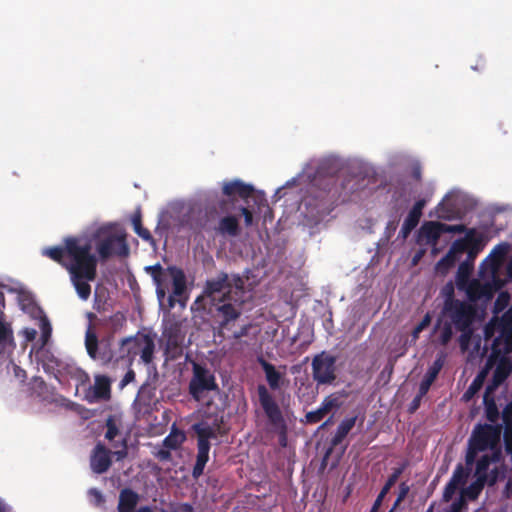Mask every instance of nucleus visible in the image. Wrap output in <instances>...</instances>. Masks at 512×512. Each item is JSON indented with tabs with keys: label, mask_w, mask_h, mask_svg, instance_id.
<instances>
[{
	"label": "nucleus",
	"mask_w": 512,
	"mask_h": 512,
	"mask_svg": "<svg viewBox=\"0 0 512 512\" xmlns=\"http://www.w3.org/2000/svg\"><path fill=\"white\" fill-rule=\"evenodd\" d=\"M234 290L224 292L220 298L210 303L211 314L220 329H225L242 314L245 303V282L241 276L234 278Z\"/></svg>",
	"instance_id": "nucleus-1"
},
{
	"label": "nucleus",
	"mask_w": 512,
	"mask_h": 512,
	"mask_svg": "<svg viewBox=\"0 0 512 512\" xmlns=\"http://www.w3.org/2000/svg\"><path fill=\"white\" fill-rule=\"evenodd\" d=\"M74 258V264L68 267V273L78 297L86 301L91 295L92 282L97 277V257L91 253L85 255L82 251L71 250Z\"/></svg>",
	"instance_id": "nucleus-2"
},
{
	"label": "nucleus",
	"mask_w": 512,
	"mask_h": 512,
	"mask_svg": "<svg viewBox=\"0 0 512 512\" xmlns=\"http://www.w3.org/2000/svg\"><path fill=\"white\" fill-rule=\"evenodd\" d=\"M503 426L501 424H477L468 440L467 452L465 455V462L468 465H473L475 459L480 452L490 450L501 451L500 439Z\"/></svg>",
	"instance_id": "nucleus-3"
},
{
	"label": "nucleus",
	"mask_w": 512,
	"mask_h": 512,
	"mask_svg": "<svg viewBox=\"0 0 512 512\" xmlns=\"http://www.w3.org/2000/svg\"><path fill=\"white\" fill-rule=\"evenodd\" d=\"M154 339L148 334L138 333L135 336L123 338L120 341L119 355L114 356V362L123 361L127 367L132 366L136 355H140L145 364H150L154 358Z\"/></svg>",
	"instance_id": "nucleus-4"
},
{
	"label": "nucleus",
	"mask_w": 512,
	"mask_h": 512,
	"mask_svg": "<svg viewBox=\"0 0 512 512\" xmlns=\"http://www.w3.org/2000/svg\"><path fill=\"white\" fill-rule=\"evenodd\" d=\"M145 271L152 277L156 288H168L169 278H171L172 294L168 296V305L170 308H173L176 303V297H182L187 289L184 271L177 266H168L167 269H164L159 263L146 266Z\"/></svg>",
	"instance_id": "nucleus-5"
},
{
	"label": "nucleus",
	"mask_w": 512,
	"mask_h": 512,
	"mask_svg": "<svg viewBox=\"0 0 512 512\" xmlns=\"http://www.w3.org/2000/svg\"><path fill=\"white\" fill-rule=\"evenodd\" d=\"M71 250L82 251L85 255L92 253V245L90 242H83L78 237H66L64 246L46 247L42 250V255L55 261L68 271V267L74 264V258Z\"/></svg>",
	"instance_id": "nucleus-6"
},
{
	"label": "nucleus",
	"mask_w": 512,
	"mask_h": 512,
	"mask_svg": "<svg viewBox=\"0 0 512 512\" xmlns=\"http://www.w3.org/2000/svg\"><path fill=\"white\" fill-rule=\"evenodd\" d=\"M257 393L259 403L268 419L269 425L280 434V443L282 446H285L287 426L280 406L265 385H258Z\"/></svg>",
	"instance_id": "nucleus-7"
},
{
	"label": "nucleus",
	"mask_w": 512,
	"mask_h": 512,
	"mask_svg": "<svg viewBox=\"0 0 512 512\" xmlns=\"http://www.w3.org/2000/svg\"><path fill=\"white\" fill-rule=\"evenodd\" d=\"M219 392L214 373L204 364L192 363V377L188 384L189 395L197 402L204 398L206 392Z\"/></svg>",
	"instance_id": "nucleus-8"
},
{
	"label": "nucleus",
	"mask_w": 512,
	"mask_h": 512,
	"mask_svg": "<svg viewBox=\"0 0 512 512\" xmlns=\"http://www.w3.org/2000/svg\"><path fill=\"white\" fill-rule=\"evenodd\" d=\"M197 435V456L192 470V476L198 479L204 472V468L209 460V451L211 448L210 440L216 439V429L207 422L195 423L192 426Z\"/></svg>",
	"instance_id": "nucleus-9"
},
{
	"label": "nucleus",
	"mask_w": 512,
	"mask_h": 512,
	"mask_svg": "<svg viewBox=\"0 0 512 512\" xmlns=\"http://www.w3.org/2000/svg\"><path fill=\"white\" fill-rule=\"evenodd\" d=\"M443 314L450 319L458 331L466 332L470 330V326L476 315L473 305L449 297L444 302Z\"/></svg>",
	"instance_id": "nucleus-10"
},
{
	"label": "nucleus",
	"mask_w": 512,
	"mask_h": 512,
	"mask_svg": "<svg viewBox=\"0 0 512 512\" xmlns=\"http://www.w3.org/2000/svg\"><path fill=\"white\" fill-rule=\"evenodd\" d=\"M97 253L102 261L112 256L127 257L129 245L124 234L108 233L96 244Z\"/></svg>",
	"instance_id": "nucleus-11"
},
{
	"label": "nucleus",
	"mask_w": 512,
	"mask_h": 512,
	"mask_svg": "<svg viewBox=\"0 0 512 512\" xmlns=\"http://www.w3.org/2000/svg\"><path fill=\"white\" fill-rule=\"evenodd\" d=\"M239 276L233 274L231 277L226 272H220L216 277L206 280L203 295L197 297L195 303H199L204 297L210 299V303L217 301L220 296L230 290H234V278Z\"/></svg>",
	"instance_id": "nucleus-12"
},
{
	"label": "nucleus",
	"mask_w": 512,
	"mask_h": 512,
	"mask_svg": "<svg viewBox=\"0 0 512 512\" xmlns=\"http://www.w3.org/2000/svg\"><path fill=\"white\" fill-rule=\"evenodd\" d=\"M336 357L326 352L317 354L312 360V376L318 384H331L336 379Z\"/></svg>",
	"instance_id": "nucleus-13"
},
{
	"label": "nucleus",
	"mask_w": 512,
	"mask_h": 512,
	"mask_svg": "<svg viewBox=\"0 0 512 512\" xmlns=\"http://www.w3.org/2000/svg\"><path fill=\"white\" fill-rule=\"evenodd\" d=\"M501 459V451H494L491 454H484L478 460L475 459V478H483L489 482V486L497 483L500 477V471L497 466L490 469L492 463H497Z\"/></svg>",
	"instance_id": "nucleus-14"
},
{
	"label": "nucleus",
	"mask_w": 512,
	"mask_h": 512,
	"mask_svg": "<svg viewBox=\"0 0 512 512\" xmlns=\"http://www.w3.org/2000/svg\"><path fill=\"white\" fill-rule=\"evenodd\" d=\"M314 197L325 203H334L341 196L337 178L335 176L320 177L316 176L313 180Z\"/></svg>",
	"instance_id": "nucleus-15"
},
{
	"label": "nucleus",
	"mask_w": 512,
	"mask_h": 512,
	"mask_svg": "<svg viewBox=\"0 0 512 512\" xmlns=\"http://www.w3.org/2000/svg\"><path fill=\"white\" fill-rule=\"evenodd\" d=\"M473 465H465L459 463L456 465L453 474L450 480L444 487L442 500L443 502H449L452 500L453 496L457 492V490H461L467 484L471 469Z\"/></svg>",
	"instance_id": "nucleus-16"
},
{
	"label": "nucleus",
	"mask_w": 512,
	"mask_h": 512,
	"mask_svg": "<svg viewBox=\"0 0 512 512\" xmlns=\"http://www.w3.org/2000/svg\"><path fill=\"white\" fill-rule=\"evenodd\" d=\"M99 341L96 333L89 328L85 334V347L90 358L100 360L104 365H108L114 360V353L107 345L101 351L98 350Z\"/></svg>",
	"instance_id": "nucleus-17"
},
{
	"label": "nucleus",
	"mask_w": 512,
	"mask_h": 512,
	"mask_svg": "<svg viewBox=\"0 0 512 512\" xmlns=\"http://www.w3.org/2000/svg\"><path fill=\"white\" fill-rule=\"evenodd\" d=\"M139 494L131 488H123L119 492L117 510L118 512H153L150 506H141L138 509Z\"/></svg>",
	"instance_id": "nucleus-18"
},
{
	"label": "nucleus",
	"mask_w": 512,
	"mask_h": 512,
	"mask_svg": "<svg viewBox=\"0 0 512 512\" xmlns=\"http://www.w3.org/2000/svg\"><path fill=\"white\" fill-rule=\"evenodd\" d=\"M5 297L4 293L0 290V355L7 350L12 351L15 348V341L13 330L10 323L5 321Z\"/></svg>",
	"instance_id": "nucleus-19"
},
{
	"label": "nucleus",
	"mask_w": 512,
	"mask_h": 512,
	"mask_svg": "<svg viewBox=\"0 0 512 512\" xmlns=\"http://www.w3.org/2000/svg\"><path fill=\"white\" fill-rule=\"evenodd\" d=\"M164 336L166 338L165 355L167 359L176 360L181 357L183 337L180 334L179 327L177 325L171 326L164 332Z\"/></svg>",
	"instance_id": "nucleus-20"
},
{
	"label": "nucleus",
	"mask_w": 512,
	"mask_h": 512,
	"mask_svg": "<svg viewBox=\"0 0 512 512\" xmlns=\"http://www.w3.org/2000/svg\"><path fill=\"white\" fill-rule=\"evenodd\" d=\"M112 465L111 451L103 444L98 443L90 457V467L96 474H103L108 471Z\"/></svg>",
	"instance_id": "nucleus-21"
},
{
	"label": "nucleus",
	"mask_w": 512,
	"mask_h": 512,
	"mask_svg": "<svg viewBox=\"0 0 512 512\" xmlns=\"http://www.w3.org/2000/svg\"><path fill=\"white\" fill-rule=\"evenodd\" d=\"M92 394L87 395L86 399L89 403L98 401H109L111 399V380L105 375H96L94 386L91 388Z\"/></svg>",
	"instance_id": "nucleus-22"
},
{
	"label": "nucleus",
	"mask_w": 512,
	"mask_h": 512,
	"mask_svg": "<svg viewBox=\"0 0 512 512\" xmlns=\"http://www.w3.org/2000/svg\"><path fill=\"white\" fill-rule=\"evenodd\" d=\"M425 205V199H419L418 201L415 202V204L409 211L407 217L405 218L402 224L400 230V235L402 236V238H407L409 234L417 227L421 219L422 211Z\"/></svg>",
	"instance_id": "nucleus-23"
},
{
	"label": "nucleus",
	"mask_w": 512,
	"mask_h": 512,
	"mask_svg": "<svg viewBox=\"0 0 512 512\" xmlns=\"http://www.w3.org/2000/svg\"><path fill=\"white\" fill-rule=\"evenodd\" d=\"M498 289V286L494 283L486 282V283H480V282H473L468 290L467 294L468 297L473 300H491L494 297V294L496 293Z\"/></svg>",
	"instance_id": "nucleus-24"
},
{
	"label": "nucleus",
	"mask_w": 512,
	"mask_h": 512,
	"mask_svg": "<svg viewBox=\"0 0 512 512\" xmlns=\"http://www.w3.org/2000/svg\"><path fill=\"white\" fill-rule=\"evenodd\" d=\"M222 192L225 196L229 198L238 196L239 198L245 200L252 196L254 188L253 186L245 184L241 180L237 179L229 182H224Z\"/></svg>",
	"instance_id": "nucleus-25"
},
{
	"label": "nucleus",
	"mask_w": 512,
	"mask_h": 512,
	"mask_svg": "<svg viewBox=\"0 0 512 512\" xmlns=\"http://www.w3.org/2000/svg\"><path fill=\"white\" fill-rule=\"evenodd\" d=\"M357 417H347L341 421L339 426L337 427L335 435L332 437L330 441V447L325 452V459L329 458L333 449L341 444L343 440L346 438L348 433L353 429L356 424Z\"/></svg>",
	"instance_id": "nucleus-26"
},
{
	"label": "nucleus",
	"mask_w": 512,
	"mask_h": 512,
	"mask_svg": "<svg viewBox=\"0 0 512 512\" xmlns=\"http://www.w3.org/2000/svg\"><path fill=\"white\" fill-rule=\"evenodd\" d=\"M405 470V465H402L401 467L394 468L391 475L386 480L384 486L382 487L381 491L379 492L378 496L376 497L371 509L369 512H378L384 498L389 493L390 489L395 485L401 474Z\"/></svg>",
	"instance_id": "nucleus-27"
},
{
	"label": "nucleus",
	"mask_w": 512,
	"mask_h": 512,
	"mask_svg": "<svg viewBox=\"0 0 512 512\" xmlns=\"http://www.w3.org/2000/svg\"><path fill=\"white\" fill-rule=\"evenodd\" d=\"M258 363L263 369L266 381L272 390L280 389L283 380V374L276 370L275 366L266 361L263 357H258Z\"/></svg>",
	"instance_id": "nucleus-28"
},
{
	"label": "nucleus",
	"mask_w": 512,
	"mask_h": 512,
	"mask_svg": "<svg viewBox=\"0 0 512 512\" xmlns=\"http://www.w3.org/2000/svg\"><path fill=\"white\" fill-rule=\"evenodd\" d=\"M462 253L463 246L461 241H454L447 254L437 262V269L441 272L449 270L455 265L459 259V255Z\"/></svg>",
	"instance_id": "nucleus-29"
},
{
	"label": "nucleus",
	"mask_w": 512,
	"mask_h": 512,
	"mask_svg": "<svg viewBox=\"0 0 512 512\" xmlns=\"http://www.w3.org/2000/svg\"><path fill=\"white\" fill-rule=\"evenodd\" d=\"M444 364L443 357H438L433 364L429 367L427 373L425 374L423 380L419 385L420 397H423L429 391L431 385L437 378L439 372L441 371Z\"/></svg>",
	"instance_id": "nucleus-30"
},
{
	"label": "nucleus",
	"mask_w": 512,
	"mask_h": 512,
	"mask_svg": "<svg viewBox=\"0 0 512 512\" xmlns=\"http://www.w3.org/2000/svg\"><path fill=\"white\" fill-rule=\"evenodd\" d=\"M456 241H461L463 246V253L467 251H474L477 249L478 252H481L485 247L484 236L482 234L477 233L476 229H469L466 232L465 237L459 238Z\"/></svg>",
	"instance_id": "nucleus-31"
},
{
	"label": "nucleus",
	"mask_w": 512,
	"mask_h": 512,
	"mask_svg": "<svg viewBox=\"0 0 512 512\" xmlns=\"http://www.w3.org/2000/svg\"><path fill=\"white\" fill-rule=\"evenodd\" d=\"M217 232L221 235L236 237L240 234L239 218L235 215H226L222 217L216 228Z\"/></svg>",
	"instance_id": "nucleus-32"
},
{
	"label": "nucleus",
	"mask_w": 512,
	"mask_h": 512,
	"mask_svg": "<svg viewBox=\"0 0 512 512\" xmlns=\"http://www.w3.org/2000/svg\"><path fill=\"white\" fill-rule=\"evenodd\" d=\"M512 372V363L508 359L501 360L496 366L493 376L492 383L489 390L499 387L509 377Z\"/></svg>",
	"instance_id": "nucleus-33"
},
{
	"label": "nucleus",
	"mask_w": 512,
	"mask_h": 512,
	"mask_svg": "<svg viewBox=\"0 0 512 512\" xmlns=\"http://www.w3.org/2000/svg\"><path fill=\"white\" fill-rule=\"evenodd\" d=\"M486 485L489 486L488 481L483 480V478H475V480L470 485L462 488L460 490V493L467 500L475 501L476 499H478L479 495L481 494L482 490Z\"/></svg>",
	"instance_id": "nucleus-34"
},
{
	"label": "nucleus",
	"mask_w": 512,
	"mask_h": 512,
	"mask_svg": "<svg viewBox=\"0 0 512 512\" xmlns=\"http://www.w3.org/2000/svg\"><path fill=\"white\" fill-rule=\"evenodd\" d=\"M421 231L429 243L435 244L444 233L443 223L427 222L422 226Z\"/></svg>",
	"instance_id": "nucleus-35"
},
{
	"label": "nucleus",
	"mask_w": 512,
	"mask_h": 512,
	"mask_svg": "<svg viewBox=\"0 0 512 512\" xmlns=\"http://www.w3.org/2000/svg\"><path fill=\"white\" fill-rule=\"evenodd\" d=\"M186 440L185 434L178 430L173 429L163 440V446L171 449L176 450L178 449L182 443Z\"/></svg>",
	"instance_id": "nucleus-36"
},
{
	"label": "nucleus",
	"mask_w": 512,
	"mask_h": 512,
	"mask_svg": "<svg viewBox=\"0 0 512 512\" xmlns=\"http://www.w3.org/2000/svg\"><path fill=\"white\" fill-rule=\"evenodd\" d=\"M485 416L486 419L491 423H496L499 418V410L497 404L493 398L488 399L485 397Z\"/></svg>",
	"instance_id": "nucleus-37"
},
{
	"label": "nucleus",
	"mask_w": 512,
	"mask_h": 512,
	"mask_svg": "<svg viewBox=\"0 0 512 512\" xmlns=\"http://www.w3.org/2000/svg\"><path fill=\"white\" fill-rule=\"evenodd\" d=\"M132 224L135 233L145 241L152 240L151 233L148 229L142 226L141 214L138 212L132 218Z\"/></svg>",
	"instance_id": "nucleus-38"
},
{
	"label": "nucleus",
	"mask_w": 512,
	"mask_h": 512,
	"mask_svg": "<svg viewBox=\"0 0 512 512\" xmlns=\"http://www.w3.org/2000/svg\"><path fill=\"white\" fill-rule=\"evenodd\" d=\"M453 324L449 321H445L441 327L438 342L442 346H447L453 337Z\"/></svg>",
	"instance_id": "nucleus-39"
},
{
	"label": "nucleus",
	"mask_w": 512,
	"mask_h": 512,
	"mask_svg": "<svg viewBox=\"0 0 512 512\" xmlns=\"http://www.w3.org/2000/svg\"><path fill=\"white\" fill-rule=\"evenodd\" d=\"M108 323L113 332H117L123 328L126 323V316L123 312L117 311L108 319Z\"/></svg>",
	"instance_id": "nucleus-40"
},
{
	"label": "nucleus",
	"mask_w": 512,
	"mask_h": 512,
	"mask_svg": "<svg viewBox=\"0 0 512 512\" xmlns=\"http://www.w3.org/2000/svg\"><path fill=\"white\" fill-rule=\"evenodd\" d=\"M40 329H41V338H42L43 344H46V342L51 337V333H52L51 324L46 316H43L40 320Z\"/></svg>",
	"instance_id": "nucleus-41"
},
{
	"label": "nucleus",
	"mask_w": 512,
	"mask_h": 512,
	"mask_svg": "<svg viewBox=\"0 0 512 512\" xmlns=\"http://www.w3.org/2000/svg\"><path fill=\"white\" fill-rule=\"evenodd\" d=\"M325 416H326V414L319 407L316 410L310 411L305 415L306 423L316 424V423L320 422Z\"/></svg>",
	"instance_id": "nucleus-42"
},
{
	"label": "nucleus",
	"mask_w": 512,
	"mask_h": 512,
	"mask_svg": "<svg viewBox=\"0 0 512 512\" xmlns=\"http://www.w3.org/2000/svg\"><path fill=\"white\" fill-rule=\"evenodd\" d=\"M107 431L105 433V438L112 441L119 433V429L112 417H109L106 421Z\"/></svg>",
	"instance_id": "nucleus-43"
},
{
	"label": "nucleus",
	"mask_w": 512,
	"mask_h": 512,
	"mask_svg": "<svg viewBox=\"0 0 512 512\" xmlns=\"http://www.w3.org/2000/svg\"><path fill=\"white\" fill-rule=\"evenodd\" d=\"M467 507V499L462 496V494L460 493L459 497L452 502V504L450 505L449 509L447 510L448 512H463L464 509H466Z\"/></svg>",
	"instance_id": "nucleus-44"
},
{
	"label": "nucleus",
	"mask_w": 512,
	"mask_h": 512,
	"mask_svg": "<svg viewBox=\"0 0 512 512\" xmlns=\"http://www.w3.org/2000/svg\"><path fill=\"white\" fill-rule=\"evenodd\" d=\"M339 407V401L332 396L326 397L320 405L322 411L327 415L332 409Z\"/></svg>",
	"instance_id": "nucleus-45"
},
{
	"label": "nucleus",
	"mask_w": 512,
	"mask_h": 512,
	"mask_svg": "<svg viewBox=\"0 0 512 512\" xmlns=\"http://www.w3.org/2000/svg\"><path fill=\"white\" fill-rule=\"evenodd\" d=\"M501 416H502V420H503L505 429H507V427L511 428L512 427V401L509 402L508 404H506V406L504 407V409L502 411Z\"/></svg>",
	"instance_id": "nucleus-46"
},
{
	"label": "nucleus",
	"mask_w": 512,
	"mask_h": 512,
	"mask_svg": "<svg viewBox=\"0 0 512 512\" xmlns=\"http://www.w3.org/2000/svg\"><path fill=\"white\" fill-rule=\"evenodd\" d=\"M510 301V295L507 292H501L495 301V310L502 311L507 307Z\"/></svg>",
	"instance_id": "nucleus-47"
},
{
	"label": "nucleus",
	"mask_w": 512,
	"mask_h": 512,
	"mask_svg": "<svg viewBox=\"0 0 512 512\" xmlns=\"http://www.w3.org/2000/svg\"><path fill=\"white\" fill-rule=\"evenodd\" d=\"M155 387H151L149 381H146L141 385L138 391V395L142 398L147 397L148 400H150L153 396Z\"/></svg>",
	"instance_id": "nucleus-48"
},
{
	"label": "nucleus",
	"mask_w": 512,
	"mask_h": 512,
	"mask_svg": "<svg viewBox=\"0 0 512 512\" xmlns=\"http://www.w3.org/2000/svg\"><path fill=\"white\" fill-rule=\"evenodd\" d=\"M238 211L240 215L244 217V223L246 227H250L253 223V213L245 206H239Z\"/></svg>",
	"instance_id": "nucleus-49"
},
{
	"label": "nucleus",
	"mask_w": 512,
	"mask_h": 512,
	"mask_svg": "<svg viewBox=\"0 0 512 512\" xmlns=\"http://www.w3.org/2000/svg\"><path fill=\"white\" fill-rule=\"evenodd\" d=\"M482 381H483V375H478L474 380L473 382L470 384L468 390L466 391L465 393V396H467V398L474 394L476 391H478L482 385Z\"/></svg>",
	"instance_id": "nucleus-50"
},
{
	"label": "nucleus",
	"mask_w": 512,
	"mask_h": 512,
	"mask_svg": "<svg viewBox=\"0 0 512 512\" xmlns=\"http://www.w3.org/2000/svg\"><path fill=\"white\" fill-rule=\"evenodd\" d=\"M437 213L439 218L448 220L451 218L453 210L447 209L445 203L441 202L437 206Z\"/></svg>",
	"instance_id": "nucleus-51"
},
{
	"label": "nucleus",
	"mask_w": 512,
	"mask_h": 512,
	"mask_svg": "<svg viewBox=\"0 0 512 512\" xmlns=\"http://www.w3.org/2000/svg\"><path fill=\"white\" fill-rule=\"evenodd\" d=\"M509 249V245L507 243L498 244L494 247L491 255L497 256L498 258H503Z\"/></svg>",
	"instance_id": "nucleus-52"
},
{
	"label": "nucleus",
	"mask_w": 512,
	"mask_h": 512,
	"mask_svg": "<svg viewBox=\"0 0 512 512\" xmlns=\"http://www.w3.org/2000/svg\"><path fill=\"white\" fill-rule=\"evenodd\" d=\"M444 233H462L466 231V227L463 224L459 225H448L443 223Z\"/></svg>",
	"instance_id": "nucleus-53"
},
{
	"label": "nucleus",
	"mask_w": 512,
	"mask_h": 512,
	"mask_svg": "<svg viewBox=\"0 0 512 512\" xmlns=\"http://www.w3.org/2000/svg\"><path fill=\"white\" fill-rule=\"evenodd\" d=\"M128 371L126 372V374L124 375V377L122 378L121 382H120V387L123 388L125 386H127L128 384H130L131 382H133L135 380V371L130 367H128Z\"/></svg>",
	"instance_id": "nucleus-54"
},
{
	"label": "nucleus",
	"mask_w": 512,
	"mask_h": 512,
	"mask_svg": "<svg viewBox=\"0 0 512 512\" xmlns=\"http://www.w3.org/2000/svg\"><path fill=\"white\" fill-rule=\"evenodd\" d=\"M472 270V264H470L468 261H464L459 265L458 268V276L460 277H467Z\"/></svg>",
	"instance_id": "nucleus-55"
},
{
	"label": "nucleus",
	"mask_w": 512,
	"mask_h": 512,
	"mask_svg": "<svg viewBox=\"0 0 512 512\" xmlns=\"http://www.w3.org/2000/svg\"><path fill=\"white\" fill-rule=\"evenodd\" d=\"M431 322V318L429 314H426L423 319L418 323V325L414 329V334H418L422 330H424Z\"/></svg>",
	"instance_id": "nucleus-56"
},
{
	"label": "nucleus",
	"mask_w": 512,
	"mask_h": 512,
	"mask_svg": "<svg viewBox=\"0 0 512 512\" xmlns=\"http://www.w3.org/2000/svg\"><path fill=\"white\" fill-rule=\"evenodd\" d=\"M409 490H410V488L407 485V483L402 482L399 485V492H398L397 498H399V500H404L407 497Z\"/></svg>",
	"instance_id": "nucleus-57"
},
{
	"label": "nucleus",
	"mask_w": 512,
	"mask_h": 512,
	"mask_svg": "<svg viewBox=\"0 0 512 512\" xmlns=\"http://www.w3.org/2000/svg\"><path fill=\"white\" fill-rule=\"evenodd\" d=\"M167 291H168V288H164V287L156 288V295L160 302H162L165 299V297L167 295Z\"/></svg>",
	"instance_id": "nucleus-58"
},
{
	"label": "nucleus",
	"mask_w": 512,
	"mask_h": 512,
	"mask_svg": "<svg viewBox=\"0 0 512 512\" xmlns=\"http://www.w3.org/2000/svg\"><path fill=\"white\" fill-rule=\"evenodd\" d=\"M178 512H195L193 506L189 503H182L178 507Z\"/></svg>",
	"instance_id": "nucleus-59"
},
{
	"label": "nucleus",
	"mask_w": 512,
	"mask_h": 512,
	"mask_svg": "<svg viewBox=\"0 0 512 512\" xmlns=\"http://www.w3.org/2000/svg\"><path fill=\"white\" fill-rule=\"evenodd\" d=\"M14 372H15V376L17 378L21 379V381H24L26 379V371L24 369L20 368L19 366H15Z\"/></svg>",
	"instance_id": "nucleus-60"
},
{
	"label": "nucleus",
	"mask_w": 512,
	"mask_h": 512,
	"mask_svg": "<svg viewBox=\"0 0 512 512\" xmlns=\"http://www.w3.org/2000/svg\"><path fill=\"white\" fill-rule=\"evenodd\" d=\"M398 222L395 220L389 221L386 226V232L388 236H390L391 233H393L397 228Z\"/></svg>",
	"instance_id": "nucleus-61"
},
{
	"label": "nucleus",
	"mask_w": 512,
	"mask_h": 512,
	"mask_svg": "<svg viewBox=\"0 0 512 512\" xmlns=\"http://www.w3.org/2000/svg\"><path fill=\"white\" fill-rule=\"evenodd\" d=\"M421 398L422 397H420V392L418 391V395L413 399V401L411 403V406H410L411 412H414L419 407Z\"/></svg>",
	"instance_id": "nucleus-62"
},
{
	"label": "nucleus",
	"mask_w": 512,
	"mask_h": 512,
	"mask_svg": "<svg viewBox=\"0 0 512 512\" xmlns=\"http://www.w3.org/2000/svg\"><path fill=\"white\" fill-rule=\"evenodd\" d=\"M158 457H159L160 460H170L171 453H170L169 450L161 449L158 452Z\"/></svg>",
	"instance_id": "nucleus-63"
},
{
	"label": "nucleus",
	"mask_w": 512,
	"mask_h": 512,
	"mask_svg": "<svg viewBox=\"0 0 512 512\" xmlns=\"http://www.w3.org/2000/svg\"><path fill=\"white\" fill-rule=\"evenodd\" d=\"M467 260L470 264L473 265V262L475 260V258L477 257V255L480 253L477 251V249H475L474 251H467Z\"/></svg>",
	"instance_id": "nucleus-64"
}]
</instances>
